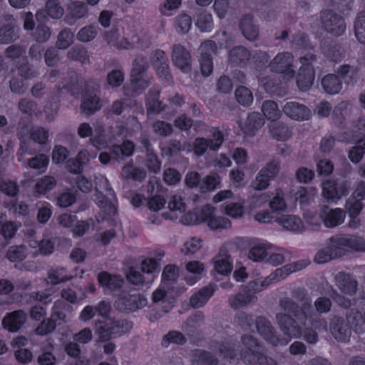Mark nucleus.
Here are the masks:
<instances>
[{
  "mask_svg": "<svg viewBox=\"0 0 365 365\" xmlns=\"http://www.w3.org/2000/svg\"><path fill=\"white\" fill-rule=\"evenodd\" d=\"M285 261L284 251L270 245L266 262L273 266H277Z\"/></svg>",
  "mask_w": 365,
  "mask_h": 365,
  "instance_id": "48",
  "label": "nucleus"
},
{
  "mask_svg": "<svg viewBox=\"0 0 365 365\" xmlns=\"http://www.w3.org/2000/svg\"><path fill=\"white\" fill-rule=\"evenodd\" d=\"M101 107L100 98L94 93H85L81 108L88 115L93 114Z\"/></svg>",
  "mask_w": 365,
  "mask_h": 365,
  "instance_id": "31",
  "label": "nucleus"
},
{
  "mask_svg": "<svg viewBox=\"0 0 365 365\" xmlns=\"http://www.w3.org/2000/svg\"><path fill=\"white\" fill-rule=\"evenodd\" d=\"M269 206L272 211L275 213L285 212L287 209V204L284 198V194L282 189L277 188L269 201Z\"/></svg>",
  "mask_w": 365,
  "mask_h": 365,
  "instance_id": "32",
  "label": "nucleus"
},
{
  "mask_svg": "<svg viewBox=\"0 0 365 365\" xmlns=\"http://www.w3.org/2000/svg\"><path fill=\"white\" fill-rule=\"evenodd\" d=\"M221 179L217 174H211L203 178L199 184V191L202 193L210 192L220 187Z\"/></svg>",
  "mask_w": 365,
  "mask_h": 365,
  "instance_id": "37",
  "label": "nucleus"
},
{
  "mask_svg": "<svg viewBox=\"0 0 365 365\" xmlns=\"http://www.w3.org/2000/svg\"><path fill=\"white\" fill-rule=\"evenodd\" d=\"M192 24V18L187 14H180L175 19V28L179 34H187L190 31Z\"/></svg>",
  "mask_w": 365,
  "mask_h": 365,
  "instance_id": "43",
  "label": "nucleus"
},
{
  "mask_svg": "<svg viewBox=\"0 0 365 365\" xmlns=\"http://www.w3.org/2000/svg\"><path fill=\"white\" fill-rule=\"evenodd\" d=\"M252 53L243 46H236L230 50L228 59L232 65L245 66L251 59Z\"/></svg>",
  "mask_w": 365,
  "mask_h": 365,
  "instance_id": "26",
  "label": "nucleus"
},
{
  "mask_svg": "<svg viewBox=\"0 0 365 365\" xmlns=\"http://www.w3.org/2000/svg\"><path fill=\"white\" fill-rule=\"evenodd\" d=\"M125 75L120 69H113L107 74L106 82L112 88H117L122 85Z\"/></svg>",
  "mask_w": 365,
  "mask_h": 365,
  "instance_id": "59",
  "label": "nucleus"
},
{
  "mask_svg": "<svg viewBox=\"0 0 365 365\" xmlns=\"http://www.w3.org/2000/svg\"><path fill=\"white\" fill-rule=\"evenodd\" d=\"M242 342L247 351L241 354V357L248 365H277L272 359H267L261 352L260 346L252 336H245Z\"/></svg>",
  "mask_w": 365,
  "mask_h": 365,
  "instance_id": "5",
  "label": "nucleus"
},
{
  "mask_svg": "<svg viewBox=\"0 0 365 365\" xmlns=\"http://www.w3.org/2000/svg\"><path fill=\"white\" fill-rule=\"evenodd\" d=\"M320 19L324 29L334 36H341L346 31L344 19L330 9L322 11Z\"/></svg>",
  "mask_w": 365,
  "mask_h": 365,
  "instance_id": "9",
  "label": "nucleus"
},
{
  "mask_svg": "<svg viewBox=\"0 0 365 365\" xmlns=\"http://www.w3.org/2000/svg\"><path fill=\"white\" fill-rule=\"evenodd\" d=\"M354 32L358 41L365 44V11L358 14L354 21Z\"/></svg>",
  "mask_w": 365,
  "mask_h": 365,
  "instance_id": "46",
  "label": "nucleus"
},
{
  "mask_svg": "<svg viewBox=\"0 0 365 365\" xmlns=\"http://www.w3.org/2000/svg\"><path fill=\"white\" fill-rule=\"evenodd\" d=\"M214 293L212 286L202 288L198 292L194 294L190 298V304L193 307L197 308L203 306Z\"/></svg>",
  "mask_w": 365,
  "mask_h": 365,
  "instance_id": "38",
  "label": "nucleus"
},
{
  "mask_svg": "<svg viewBox=\"0 0 365 365\" xmlns=\"http://www.w3.org/2000/svg\"><path fill=\"white\" fill-rule=\"evenodd\" d=\"M98 34V29L92 25L81 28L77 33V39L81 42L87 43L93 41Z\"/></svg>",
  "mask_w": 365,
  "mask_h": 365,
  "instance_id": "55",
  "label": "nucleus"
},
{
  "mask_svg": "<svg viewBox=\"0 0 365 365\" xmlns=\"http://www.w3.org/2000/svg\"><path fill=\"white\" fill-rule=\"evenodd\" d=\"M46 12L53 19H61L64 14V9L58 0H47L46 2Z\"/></svg>",
  "mask_w": 365,
  "mask_h": 365,
  "instance_id": "50",
  "label": "nucleus"
},
{
  "mask_svg": "<svg viewBox=\"0 0 365 365\" xmlns=\"http://www.w3.org/2000/svg\"><path fill=\"white\" fill-rule=\"evenodd\" d=\"M224 141L223 135L220 130H215L212 133V138L207 140L202 138L195 139L194 152L197 155H201L205 153L207 148L217 150Z\"/></svg>",
  "mask_w": 365,
  "mask_h": 365,
  "instance_id": "17",
  "label": "nucleus"
},
{
  "mask_svg": "<svg viewBox=\"0 0 365 365\" xmlns=\"http://www.w3.org/2000/svg\"><path fill=\"white\" fill-rule=\"evenodd\" d=\"M322 195L329 201L336 202L348 193L346 183L338 184L335 180H329L322 183Z\"/></svg>",
  "mask_w": 365,
  "mask_h": 365,
  "instance_id": "15",
  "label": "nucleus"
},
{
  "mask_svg": "<svg viewBox=\"0 0 365 365\" xmlns=\"http://www.w3.org/2000/svg\"><path fill=\"white\" fill-rule=\"evenodd\" d=\"M213 215L214 214L205 221L211 230H221L231 227V222L228 218L225 217H214Z\"/></svg>",
  "mask_w": 365,
  "mask_h": 365,
  "instance_id": "51",
  "label": "nucleus"
},
{
  "mask_svg": "<svg viewBox=\"0 0 365 365\" xmlns=\"http://www.w3.org/2000/svg\"><path fill=\"white\" fill-rule=\"evenodd\" d=\"M213 269L221 275H227L232 270L231 256L225 250L221 249L219 253L212 259Z\"/></svg>",
  "mask_w": 365,
  "mask_h": 365,
  "instance_id": "22",
  "label": "nucleus"
},
{
  "mask_svg": "<svg viewBox=\"0 0 365 365\" xmlns=\"http://www.w3.org/2000/svg\"><path fill=\"white\" fill-rule=\"evenodd\" d=\"M362 314L361 312L351 309L346 314V322L339 317H334L329 325L332 336L339 341H346L351 335V327L356 333L362 334L365 331V309Z\"/></svg>",
  "mask_w": 365,
  "mask_h": 365,
  "instance_id": "3",
  "label": "nucleus"
},
{
  "mask_svg": "<svg viewBox=\"0 0 365 365\" xmlns=\"http://www.w3.org/2000/svg\"><path fill=\"white\" fill-rule=\"evenodd\" d=\"M26 255V247L24 245L11 246L6 252V258L11 262L22 261Z\"/></svg>",
  "mask_w": 365,
  "mask_h": 365,
  "instance_id": "53",
  "label": "nucleus"
},
{
  "mask_svg": "<svg viewBox=\"0 0 365 365\" xmlns=\"http://www.w3.org/2000/svg\"><path fill=\"white\" fill-rule=\"evenodd\" d=\"M293 63V54L289 51H282L278 53L269 62V67L273 73L282 74L288 78H293L295 76Z\"/></svg>",
  "mask_w": 365,
  "mask_h": 365,
  "instance_id": "7",
  "label": "nucleus"
},
{
  "mask_svg": "<svg viewBox=\"0 0 365 365\" xmlns=\"http://www.w3.org/2000/svg\"><path fill=\"white\" fill-rule=\"evenodd\" d=\"M185 268L190 275L185 276L184 279L189 285L197 283L206 271L205 264L200 260H190L186 262Z\"/></svg>",
  "mask_w": 365,
  "mask_h": 365,
  "instance_id": "21",
  "label": "nucleus"
},
{
  "mask_svg": "<svg viewBox=\"0 0 365 365\" xmlns=\"http://www.w3.org/2000/svg\"><path fill=\"white\" fill-rule=\"evenodd\" d=\"M98 281L104 289L111 292L120 289L124 284V279L120 274H111L107 272H100Z\"/></svg>",
  "mask_w": 365,
  "mask_h": 365,
  "instance_id": "25",
  "label": "nucleus"
},
{
  "mask_svg": "<svg viewBox=\"0 0 365 365\" xmlns=\"http://www.w3.org/2000/svg\"><path fill=\"white\" fill-rule=\"evenodd\" d=\"M319 215L326 227L334 228L344 222L346 212L342 208H332L327 205H324L319 209Z\"/></svg>",
  "mask_w": 365,
  "mask_h": 365,
  "instance_id": "11",
  "label": "nucleus"
},
{
  "mask_svg": "<svg viewBox=\"0 0 365 365\" xmlns=\"http://www.w3.org/2000/svg\"><path fill=\"white\" fill-rule=\"evenodd\" d=\"M25 166L35 170H45L48 164V158L44 154H38L29 158Z\"/></svg>",
  "mask_w": 365,
  "mask_h": 365,
  "instance_id": "57",
  "label": "nucleus"
},
{
  "mask_svg": "<svg viewBox=\"0 0 365 365\" xmlns=\"http://www.w3.org/2000/svg\"><path fill=\"white\" fill-rule=\"evenodd\" d=\"M345 208L349 217H357L363 208V204L361 200L351 197L346 200Z\"/></svg>",
  "mask_w": 365,
  "mask_h": 365,
  "instance_id": "62",
  "label": "nucleus"
},
{
  "mask_svg": "<svg viewBox=\"0 0 365 365\" xmlns=\"http://www.w3.org/2000/svg\"><path fill=\"white\" fill-rule=\"evenodd\" d=\"M172 61L174 66L183 72H188L191 69V55L181 44L173 46Z\"/></svg>",
  "mask_w": 365,
  "mask_h": 365,
  "instance_id": "18",
  "label": "nucleus"
},
{
  "mask_svg": "<svg viewBox=\"0 0 365 365\" xmlns=\"http://www.w3.org/2000/svg\"><path fill=\"white\" fill-rule=\"evenodd\" d=\"M196 26L202 32H210L214 26L212 16L210 13L203 11L197 16Z\"/></svg>",
  "mask_w": 365,
  "mask_h": 365,
  "instance_id": "42",
  "label": "nucleus"
},
{
  "mask_svg": "<svg viewBox=\"0 0 365 365\" xmlns=\"http://www.w3.org/2000/svg\"><path fill=\"white\" fill-rule=\"evenodd\" d=\"M148 192L150 194L148 206L153 215L149 217L150 221L153 224L158 223V214L160 210V182L157 178L150 179L148 185Z\"/></svg>",
  "mask_w": 365,
  "mask_h": 365,
  "instance_id": "14",
  "label": "nucleus"
},
{
  "mask_svg": "<svg viewBox=\"0 0 365 365\" xmlns=\"http://www.w3.org/2000/svg\"><path fill=\"white\" fill-rule=\"evenodd\" d=\"M215 208L210 205L197 207L182 215L180 222L185 225H196L202 223L215 213Z\"/></svg>",
  "mask_w": 365,
  "mask_h": 365,
  "instance_id": "12",
  "label": "nucleus"
},
{
  "mask_svg": "<svg viewBox=\"0 0 365 365\" xmlns=\"http://www.w3.org/2000/svg\"><path fill=\"white\" fill-rule=\"evenodd\" d=\"M91 143L97 149L101 150L107 146L105 129L102 124H98L94 128V135L90 138Z\"/></svg>",
  "mask_w": 365,
  "mask_h": 365,
  "instance_id": "41",
  "label": "nucleus"
},
{
  "mask_svg": "<svg viewBox=\"0 0 365 365\" xmlns=\"http://www.w3.org/2000/svg\"><path fill=\"white\" fill-rule=\"evenodd\" d=\"M336 258L331 247L327 244L326 247L319 250L317 252L314 260L317 264H324Z\"/></svg>",
  "mask_w": 365,
  "mask_h": 365,
  "instance_id": "61",
  "label": "nucleus"
},
{
  "mask_svg": "<svg viewBox=\"0 0 365 365\" xmlns=\"http://www.w3.org/2000/svg\"><path fill=\"white\" fill-rule=\"evenodd\" d=\"M327 245L336 258L352 252H365V240L355 235H335L327 240Z\"/></svg>",
  "mask_w": 365,
  "mask_h": 365,
  "instance_id": "4",
  "label": "nucleus"
},
{
  "mask_svg": "<svg viewBox=\"0 0 365 365\" xmlns=\"http://www.w3.org/2000/svg\"><path fill=\"white\" fill-rule=\"evenodd\" d=\"M336 282L338 288L345 294L353 295L356 291V281L349 274L341 272L337 274Z\"/></svg>",
  "mask_w": 365,
  "mask_h": 365,
  "instance_id": "29",
  "label": "nucleus"
},
{
  "mask_svg": "<svg viewBox=\"0 0 365 365\" xmlns=\"http://www.w3.org/2000/svg\"><path fill=\"white\" fill-rule=\"evenodd\" d=\"M108 322L113 338L130 331L133 328V323L127 319H109Z\"/></svg>",
  "mask_w": 365,
  "mask_h": 365,
  "instance_id": "35",
  "label": "nucleus"
},
{
  "mask_svg": "<svg viewBox=\"0 0 365 365\" xmlns=\"http://www.w3.org/2000/svg\"><path fill=\"white\" fill-rule=\"evenodd\" d=\"M63 302H56L51 312V319L57 324L66 323V315L63 311Z\"/></svg>",
  "mask_w": 365,
  "mask_h": 365,
  "instance_id": "58",
  "label": "nucleus"
},
{
  "mask_svg": "<svg viewBox=\"0 0 365 365\" xmlns=\"http://www.w3.org/2000/svg\"><path fill=\"white\" fill-rule=\"evenodd\" d=\"M203 245L204 241L202 238L195 236L189 237L183 242L180 252L185 257H190L197 253Z\"/></svg>",
  "mask_w": 365,
  "mask_h": 365,
  "instance_id": "30",
  "label": "nucleus"
},
{
  "mask_svg": "<svg viewBox=\"0 0 365 365\" xmlns=\"http://www.w3.org/2000/svg\"><path fill=\"white\" fill-rule=\"evenodd\" d=\"M27 319L26 314L22 310L7 313L2 320L3 327L10 332L18 331Z\"/></svg>",
  "mask_w": 365,
  "mask_h": 365,
  "instance_id": "20",
  "label": "nucleus"
},
{
  "mask_svg": "<svg viewBox=\"0 0 365 365\" xmlns=\"http://www.w3.org/2000/svg\"><path fill=\"white\" fill-rule=\"evenodd\" d=\"M200 68L203 76H209L213 71V61L211 53L206 51L201 52L200 58Z\"/></svg>",
  "mask_w": 365,
  "mask_h": 365,
  "instance_id": "54",
  "label": "nucleus"
},
{
  "mask_svg": "<svg viewBox=\"0 0 365 365\" xmlns=\"http://www.w3.org/2000/svg\"><path fill=\"white\" fill-rule=\"evenodd\" d=\"M282 312L277 314V322L285 336L279 339L272 333L270 323L264 318H259L256 327L259 334L274 346H284L292 337L297 338L303 336L304 339L310 344L317 341V335L309 328H318L317 321L319 318L309 303H304L301 309H297L294 302L289 299L280 302Z\"/></svg>",
  "mask_w": 365,
  "mask_h": 365,
  "instance_id": "1",
  "label": "nucleus"
},
{
  "mask_svg": "<svg viewBox=\"0 0 365 365\" xmlns=\"http://www.w3.org/2000/svg\"><path fill=\"white\" fill-rule=\"evenodd\" d=\"M253 21V15L247 14L242 16L239 24L243 36L250 41L256 39L259 34L258 27L254 24Z\"/></svg>",
  "mask_w": 365,
  "mask_h": 365,
  "instance_id": "27",
  "label": "nucleus"
},
{
  "mask_svg": "<svg viewBox=\"0 0 365 365\" xmlns=\"http://www.w3.org/2000/svg\"><path fill=\"white\" fill-rule=\"evenodd\" d=\"M145 304V299L139 294L120 293L114 303L115 308L123 313L135 312Z\"/></svg>",
  "mask_w": 365,
  "mask_h": 365,
  "instance_id": "10",
  "label": "nucleus"
},
{
  "mask_svg": "<svg viewBox=\"0 0 365 365\" xmlns=\"http://www.w3.org/2000/svg\"><path fill=\"white\" fill-rule=\"evenodd\" d=\"M87 13L88 7L84 3L73 1L66 6L63 21L66 24L73 26L78 20L84 17Z\"/></svg>",
  "mask_w": 365,
  "mask_h": 365,
  "instance_id": "19",
  "label": "nucleus"
},
{
  "mask_svg": "<svg viewBox=\"0 0 365 365\" xmlns=\"http://www.w3.org/2000/svg\"><path fill=\"white\" fill-rule=\"evenodd\" d=\"M73 276L68 274L64 267H60L51 269L48 273V279L53 284H57L72 279Z\"/></svg>",
  "mask_w": 365,
  "mask_h": 365,
  "instance_id": "44",
  "label": "nucleus"
},
{
  "mask_svg": "<svg viewBox=\"0 0 365 365\" xmlns=\"http://www.w3.org/2000/svg\"><path fill=\"white\" fill-rule=\"evenodd\" d=\"M283 110L288 117L295 120H307L312 115V112L308 108L297 102H287Z\"/></svg>",
  "mask_w": 365,
  "mask_h": 365,
  "instance_id": "23",
  "label": "nucleus"
},
{
  "mask_svg": "<svg viewBox=\"0 0 365 365\" xmlns=\"http://www.w3.org/2000/svg\"><path fill=\"white\" fill-rule=\"evenodd\" d=\"M68 58L81 63H85L89 60L87 50L80 46L72 47L68 52Z\"/></svg>",
  "mask_w": 365,
  "mask_h": 365,
  "instance_id": "60",
  "label": "nucleus"
},
{
  "mask_svg": "<svg viewBox=\"0 0 365 365\" xmlns=\"http://www.w3.org/2000/svg\"><path fill=\"white\" fill-rule=\"evenodd\" d=\"M148 68L147 58L144 56H137L133 63L130 71V83L134 87H141L143 89L148 86L143 80V76Z\"/></svg>",
  "mask_w": 365,
  "mask_h": 365,
  "instance_id": "16",
  "label": "nucleus"
},
{
  "mask_svg": "<svg viewBox=\"0 0 365 365\" xmlns=\"http://www.w3.org/2000/svg\"><path fill=\"white\" fill-rule=\"evenodd\" d=\"M262 111L270 122H275L281 117V113L277 103L272 101H266L263 103Z\"/></svg>",
  "mask_w": 365,
  "mask_h": 365,
  "instance_id": "40",
  "label": "nucleus"
},
{
  "mask_svg": "<svg viewBox=\"0 0 365 365\" xmlns=\"http://www.w3.org/2000/svg\"><path fill=\"white\" fill-rule=\"evenodd\" d=\"M280 164L278 160H273L267 163L257 174L252 182V187L256 190H266L270 185V182L279 174Z\"/></svg>",
  "mask_w": 365,
  "mask_h": 365,
  "instance_id": "8",
  "label": "nucleus"
},
{
  "mask_svg": "<svg viewBox=\"0 0 365 365\" xmlns=\"http://www.w3.org/2000/svg\"><path fill=\"white\" fill-rule=\"evenodd\" d=\"M56 326L57 324L51 318L46 319L36 328L35 332L38 335H46L52 333L56 329Z\"/></svg>",
  "mask_w": 365,
  "mask_h": 365,
  "instance_id": "63",
  "label": "nucleus"
},
{
  "mask_svg": "<svg viewBox=\"0 0 365 365\" xmlns=\"http://www.w3.org/2000/svg\"><path fill=\"white\" fill-rule=\"evenodd\" d=\"M121 175L124 178L138 181L143 180L146 175L143 169L135 168L133 165H125L122 169Z\"/></svg>",
  "mask_w": 365,
  "mask_h": 365,
  "instance_id": "45",
  "label": "nucleus"
},
{
  "mask_svg": "<svg viewBox=\"0 0 365 365\" xmlns=\"http://www.w3.org/2000/svg\"><path fill=\"white\" fill-rule=\"evenodd\" d=\"M315 59L316 56L312 53L301 56L299 58L302 66L296 76V83L299 91H307L314 83L315 72L312 61Z\"/></svg>",
  "mask_w": 365,
  "mask_h": 365,
  "instance_id": "6",
  "label": "nucleus"
},
{
  "mask_svg": "<svg viewBox=\"0 0 365 365\" xmlns=\"http://www.w3.org/2000/svg\"><path fill=\"white\" fill-rule=\"evenodd\" d=\"M225 213L233 218H241L245 212V200L238 198L236 202L227 204L225 207Z\"/></svg>",
  "mask_w": 365,
  "mask_h": 365,
  "instance_id": "39",
  "label": "nucleus"
},
{
  "mask_svg": "<svg viewBox=\"0 0 365 365\" xmlns=\"http://www.w3.org/2000/svg\"><path fill=\"white\" fill-rule=\"evenodd\" d=\"M56 185V180L51 175H45L40 178L36 185V192L39 194H44L52 190Z\"/></svg>",
  "mask_w": 365,
  "mask_h": 365,
  "instance_id": "49",
  "label": "nucleus"
},
{
  "mask_svg": "<svg viewBox=\"0 0 365 365\" xmlns=\"http://www.w3.org/2000/svg\"><path fill=\"white\" fill-rule=\"evenodd\" d=\"M253 65L256 70L263 71L267 66H269L268 61L269 56L267 52L262 51H255L251 56Z\"/></svg>",
  "mask_w": 365,
  "mask_h": 365,
  "instance_id": "47",
  "label": "nucleus"
},
{
  "mask_svg": "<svg viewBox=\"0 0 365 365\" xmlns=\"http://www.w3.org/2000/svg\"><path fill=\"white\" fill-rule=\"evenodd\" d=\"M73 33L68 28L62 29L58 35L56 41V47L58 49H66L73 43Z\"/></svg>",
  "mask_w": 365,
  "mask_h": 365,
  "instance_id": "52",
  "label": "nucleus"
},
{
  "mask_svg": "<svg viewBox=\"0 0 365 365\" xmlns=\"http://www.w3.org/2000/svg\"><path fill=\"white\" fill-rule=\"evenodd\" d=\"M292 196L296 202H299L302 207L309 205L312 200V196L309 195L307 189L304 187H299L293 192Z\"/></svg>",
  "mask_w": 365,
  "mask_h": 365,
  "instance_id": "64",
  "label": "nucleus"
},
{
  "mask_svg": "<svg viewBox=\"0 0 365 365\" xmlns=\"http://www.w3.org/2000/svg\"><path fill=\"white\" fill-rule=\"evenodd\" d=\"M321 85L324 91H341L342 80L336 73H328L322 78Z\"/></svg>",
  "mask_w": 365,
  "mask_h": 365,
  "instance_id": "36",
  "label": "nucleus"
},
{
  "mask_svg": "<svg viewBox=\"0 0 365 365\" xmlns=\"http://www.w3.org/2000/svg\"><path fill=\"white\" fill-rule=\"evenodd\" d=\"M269 132L276 140L284 141L291 136L289 129L282 123L279 121L270 122L269 124Z\"/></svg>",
  "mask_w": 365,
  "mask_h": 365,
  "instance_id": "34",
  "label": "nucleus"
},
{
  "mask_svg": "<svg viewBox=\"0 0 365 365\" xmlns=\"http://www.w3.org/2000/svg\"><path fill=\"white\" fill-rule=\"evenodd\" d=\"M274 221L284 230L293 232H301L305 227L300 217L294 215H282L275 217Z\"/></svg>",
  "mask_w": 365,
  "mask_h": 365,
  "instance_id": "24",
  "label": "nucleus"
},
{
  "mask_svg": "<svg viewBox=\"0 0 365 365\" xmlns=\"http://www.w3.org/2000/svg\"><path fill=\"white\" fill-rule=\"evenodd\" d=\"M270 244L259 242L255 244L250 250L248 257L254 262L266 260Z\"/></svg>",
  "mask_w": 365,
  "mask_h": 365,
  "instance_id": "33",
  "label": "nucleus"
},
{
  "mask_svg": "<svg viewBox=\"0 0 365 365\" xmlns=\"http://www.w3.org/2000/svg\"><path fill=\"white\" fill-rule=\"evenodd\" d=\"M264 120L259 113H250L245 123L242 126L243 133L247 136H253L264 125Z\"/></svg>",
  "mask_w": 365,
  "mask_h": 365,
  "instance_id": "28",
  "label": "nucleus"
},
{
  "mask_svg": "<svg viewBox=\"0 0 365 365\" xmlns=\"http://www.w3.org/2000/svg\"><path fill=\"white\" fill-rule=\"evenodd\" d=\"M16 37L15 28L11 24H8L0 27V43H10L14 41Z\"/></svg>",
  "mask_w": 365,
  "mask_h": 365,
  "instance_id": "56",
  "label": "nucleus"
},
{
  "mask_svg": "<svg viewBox=\"0 0 365 365\" xmlns=\"http://www.w3.org/2000/svg\"><path fill=\"white\" fill-rule=\"evenodd\" d=\"M309 263L308 259L297 260L275 269L267 277L258 278L250 282L247 287V290H242L234 299L230 300L231 306L238 309L249 303L254 302L256 300L254 293L261 292L269 285L284 279L290 274L307 267Z\"/></svg>",
  "mask_w": 365,
  "mask_h": 365,
  "instance_id": "2",
  "label": "nucleus"
},
{
  "mask_svg": "<svg viewBox=\"0 0 365 365\" xmlns=\"http://www.w3.org/2000/svg\"><path fill=\"white\" fill-rule=\"evenodd\" d=\"M320 49L324 56L333 62H339L345 56V50L341 44L329 37L320 41Z\"/></svg>",
  "mask_w": 365,
  "mask_h": 365,
  "instance_id": "13",
  "label": "nucleus"
}]
</instances>
